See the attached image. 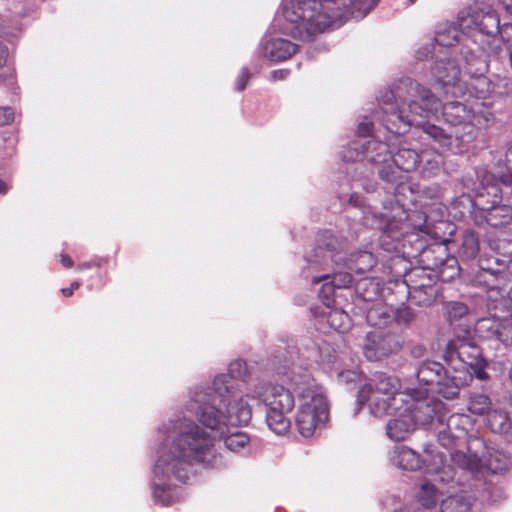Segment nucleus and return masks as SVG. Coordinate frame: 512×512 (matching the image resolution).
I'll list each match as a JSON object with an SVG mask.
<instances>
[{
	"label": "nucleus",
	"mask_w": 512,
	"mask_h": 512,
	"mask_svg": "<svg viewBox=\"0 0 512 512\" xmlns=\"http://www.w3.org/2000/svg\"><path fill=\"white\" fill-rule=\"evenodd\" d=\"M162 439L154 465V498L162 505L177 501L175 482L189 479L193 462L208 464L213 456V439L208 432L186 417L171 420L159 429Z\"/></svg>",
	"instance_id": "obj_2"
},
{
	"label": "nucleus",
	"mask_w": 512,
	"mask_h": 512,
	"mask_svg": "<svg viewBox=\"0 0 512 512\" xmlns=\"http://www.w3.org/2000/svg\"><path fill=\"white\" fill-rule=\"evenodd\" d=\"M505 11L512 16V0H499Z\"/></svg>",
	"instance_id": "obj_49"
},
{
	"label": "nucleus",
	"mask_w": 512,
	"mask_h": 512,
	"mask_svg": "<svg viewBox=\"0 0 512 512\" xmlns=\"http://www.w3.org/2000/svg\"><path fill=\"white\" fill-rule=\"evenodd\" d=\"M91 267V262H85L78 266V270L88 269Z\"/></svg>",
	"instance_id": "obj_54"
},
{
	"label": "nucleus",
	"mask_w": 512,
	"mask_h": 512,
	"mask_svg": "<svg viewBox=\"0 0 512 512\" xmlns=\"http://www.w3.org/2000/svg\"><path fill=\"white\" fill-rule=\"evenodd\" d=\"M390 316L386 313V309L383 306H373L368 309L366 314V320L371 326L381 327L386 325Z\"/></svg>",
	"instance_id": "obj_37"
},
{
	"label": "nucleus",
	"mask_w": 512,
	"mask_h": 512,
	"mask_svg": "<svg viewBox=\"0 0 512 512\" xmlns=\"http://www.w3.org/2000/svg\"><path fill=\"white\" fill-rule=\"evenodd\" d=\"M343 248L344 242L326 231L318 238L313 255H310L307 261L322 265H328L329 262L339 265L343 262L344 266L356 274H363L376 264V259L370 251H357L344 258Z\"/></svg>",
	"instance_id": "obj_10"
},
{
	"label": "nucleus",
	"mask_w": 512,
	"mask_h": 512,
	"mask_svg": "<svg viewBox=\"0 0 512 512\" xmlns=\"http://www.w3.org/2000/svg\"><path fill=\"white\" fill-rule=\"evenodd\" d=\"M363 349L368 360L377 361L397 352L400 343L395 335L374 331L367 334Z\"/></svg>",
	"instance_id": "obj_16"
},
{
	"label": "nucleus",
	"mask_w": 512,
	"mask_h": 512,
	"mask_svg": "<svg viewBox=\"0 0 512 512\" xmlns=\"http://www.w3.org/2000/svg\"><path fill=\"white\" fill-rule=\"evenodd\" d=\"M3 114V119H0V125H5L13 121V112L11 108L0 109V115Z\"/></svg>",
	"instance_id": "obj_43"
},
{
	"label": "nucleus",
	"mask_w": 512,
	"mask_h": 512,
	"mask_svg": "<svg viewBox=\"0 0 512 512\" xmlns=\"http://www.w3.org/2000/svg\"><path fill=\"white\" fill-rule=\"evenodd\" d=\"M320 282H323V284L319 291V297L326 308H330L331 304L334 302L336 287L329 280H321Z\"/></svg>",
	"instance_id": "obj_40"
},
{
	"label": "nucleus",
	"mask_w": 512,
	"mask_h": 512,
	"mask_svg": "<svg viewBox=\"0 0 512 512\" xmlns=\"http://www.w3.org/2000/svg\"><path fill=\"white\" fill-rule=\"evenodd\" d=\"M451 461L462 469L476 471L480 467V460L474 455H467L461 451H454L450 454Z\"/></svg>",
	"instance_id": "obj_35"
},
{
	"label": "nucleus",
	"mask_w": 512,
	"mask_h": 512,
	"mask_svg": "<svg viewBox=\"0 0 512 512\" xmlns=\"http://www.w3.org/2000/svg\"><path fill=\"white\" fill-rule=\"evenodd\" d=\"M340 358V354L328 342L324 341L319 345L317 362L331 371H334L340 382H355L359 377L358 371L355 369H343L339 364Z\"/></svg>",
	"instance_id": "obj_19"
},
{
	"label": "nucleus",
	"mask_w": 512,
	"mask_h": 512,
	"mask_svg": "<svg viewBox=\"0 0 512 512\" xmlns=\"http://www.w3.org/2000/svg\"><path fill=\"white\" fill-rule=\"evenodd\" d=\"M480 13L479 11L465 12L462 11L458 15L459 29L466 34L478 31Z\"/></svg>",
	"instance_id": "obj_34"
},
{
	"label": "nucleus",
	"mask_w": 512,
	"mask_h": 512,
	"mask_svg": "<svg viewBox=\"0 0 512 512\" xmlns=\"http://www.w3.org/2000/svg\"><path fill=\"white\" fill-rule=\"evenodd\" d=\"M350 204L357 206V207H363V198L357 194H352L349 199Z\"/></svg>",
	"instance_id": "obj_46"
},
{
	"label": "nucleus",
	"mask_w": 512,
	"mask_h": 512,
	"mask_svg": "<svg viewBox=\"0 0 512 512\" xmlns=\"http://www.w3.org/2000/svg\"><path fill=\"white\" fill-rule=\"evenodd\" d=\"M391 463L402 470H423L426 474L441 473L442 481L453 480L454 472L451 466L445 464L444 455L436 450L433 445H426L423 455L405 445L394 447L390 452Z\"/></svg>",
	"instance_id": "obj_12"
},
{
	"label": "nucleus",
	"mask_w": 512,
	"mask_h": 512,
	"mask_svg": "<svg viewBox=\"0 0 512 512\" xmlns=\"http://www.w3.org/2000/svg\"><path fill=\"white\" fill-rule=\"evenodd\" d=\"M432 74L437 82L446 90V93H449V90L452 89V94H455V90L458 89L457 83L460 77V68L454 60L436 61L432 68Z\"/></svg>",
	"instance_id": "obj_22"
},
{
	"label": "nucleus",
	"mask_w": 512,
	"mask_h": 512,
	"mask_svg": "<svg viewBox=\"0 0 512 512\" xmlns=\"http://www.w3.org/2000/svg\"><path fill=\"white\" fill-rule=\"evenodd\" d=\"M444 426L450 431L451 438L446 441V433H438V441L446 449L452 450L464 444L468 431L472 428V420L466 414H452L450 415Z\"/></svg>",
	"instance_id": "obj_17"
},
{
	"label": "nucleus",
	"mask_w": 512,
	"mask_h": 512,
	"mask_svg": "<svg viewBox=\"0 0 512 512\" xmlns=\"http://www.w3.org/2000/svg\"><path fill=\"white\" fill-rule=\"evenodd\" d=\"M79 286H80V283L78 281H74L71 283V286L69 288L61 289V292L65 297H70V296H72L74 290L78 289Z\"/></svg>",
	"instance_id": "obj_45"
},
{
	"label": "nucleus",
	"mask_w": 512,
	"mask_h": 512,
	"mask_svg": "<svg viewBox=\"0 0 512 512\" xmlns=\"http://www.w3.org/2000/svg\"><path fill=\"white\" fill-rule=\"evenodd\" d=\"M371 130V123L359 124L358 133L361 138L353 141L344 149L342 153L344 161H367L372 165V173L377 172L382 180L390 183L401 181L402 172L408 173L417 169L420 158L417 151L403 147L391 156L388 143L375 138L365 139Z\"/></svg>",
	"instance_id": "obj_4"
},
{
	"label": "nucleus",
	"mask_w": 512,
	"mask_h": 512,
	"mask_svg": "<svg viewBox=\"0 0 512 512\" xmlns=\"http://www.w3.org/2000/svg\"><path fill=\"white\" fill-rule=\"evenodd\" d=\"M307 373L296 377L294 374L290 379V387L278 384L258 385L252 398L262 401L266 407V422L268 427L276 434H283L290 428L291 422L288 415L295 407V384L293 380L302 382Z\"/></svg>",
	"instance_id": "obj_7"
},
{
	"label": "nucleus",
	"mask_w": 512,
	"mask_h": 512,
	"mask_svg": "<svg viewBox=\"0 0 512 512\" xmlns=\"http://www.w3.org/2000/svg\"><path fill=\"white\" fill-rule=\"evenodd\" d=\"M380 0H285L281 30L295 39L310 41L329 28L339 27L349 17L363 19Z\"/></svg>",
	"instance_id": "obj_3"
},
{
	"label": "nucleus",
	"mask_w": 512,
	"mask_h": 512,
	"mask_svg": "<svg viewBox=\"0 0 512 512\" xmlns=\"http://www.w3.org/2000/svg\"><path fill=\"white\" fill-rule=\"evenodd\" d=\"M380 121L391 135L388 140L398 139L412 126L421 128L423 132L439 144L441 148L449 149L452 138H462L457 131L446 132L443 128L425 121L436 115L442 106L444 120L452 126L463 125L472 133L474 127L480 124L477 111L459 101L446 102L436 98L430 90L423 88L410 78L399 81L393 89L385 91L379 97Z\"/></svg>",
	"instance_id": "obj_1"
},
{
	"label": "nucleus",
	"mask_w": 512,
	"mask_h": 512,
	"mask_svg": "<svg viewBox=\"0 0 512 512\" xmlns=\"http://www.w3.org/2000/svg\"><path fill=\"white\" fill-rule=\"evenodd\" d=\"M439 424H440V428L438 430V433L439 432H445L446 433V441L448 442L450 440V438H451V433H450V431H448L446 426H444V421L439 422Z\"/></svg>",
	"instance_id": "obj_51"
},
{
	"label": "nucleus",
	"mask_w": 512,
	"mask_h": 512,
	"mask_svg": "<svg viewBox=\"0 0 512 512\" xmlns=\"http://www.w3.org/2000/svg\"><path fill=\"white\" fill-rule=\"evenodd\" d=\"M298 46L282 38L271 39L264 45V54L271 61H285L297 52Z\"/></svg>",
	"instance_id": "obj_24"
},
{
	"label": "nucleus",
	"mask_w": 512,
	"mask_h": 512,
	"mask_svg": "<svg viewBox=\"0 0 512 512\" xmlns=\"http://www.w3.org/2000/svg\"><path fill=\"white\" fill-rule=\"evenodd\" d=\"M247 375V365L242 360H235L230 363L227 374H220L214 378L213 390L224 401L226 394L233 399L242 398L238 393V380H244Z\"/></svg>",
	"instance_id": "obj_14"
},
{
	"label": "nucleus",
	"mask_w": 512,
	"mask_h": 512,
	"mask_svg": "<svg viewBox=\"0 0 512 512\" xmlns=\"http://www.w3.org/2000/svg\"><path fill=\"white\" fill-rule=\"evenodd\" d=\"M500 180L505 185H512V171H510L508 174L502 175Z\"/></svg>",
	"instance_id": "obj_50"
},
{
	"label": "nucleus",
	"mask_w": 512,
	"mask_h": 512,
	"mask_svg": "<svg viewBox=\"0 0 512 512\" xmlns=\"http://www.w3.org/2000/svg\"><path fill=\"white\" fill-rule=\"evenodd\" d=\"M224 439L225 446L232 452H238L249 443V437L243 432H229V427L223 435H219Z\"/></svg>",
	"instance_id": "obj_32"
},
{
	"label": "nucleus",
	"mask_w": 512,
	"mask_h": 512,
	"mask_svg": "<svg viewBox=\"0 0 512 512\" xmlns=\"http://www.w3.org/2000/svg\"><path fill=\"white\" fill-rule=\"evenodd\" d=\"M395 317L398 323L409 324L414 319V313L410 308L404 307L398 309Z\"/></svg>",
	"instance_id": "obj_41"
},
{
	"label": "nucleus",
	"mask_w": 512,
	"mask_h": 512,
	"mask_svg": "<svg viewBox=\"0 0 512 512\" xmlns=\"http://www.w3.org/2000/svg\"><path fill=\"white\" fill-rule=\"evenodd\" d=\"M409 299L411 302L428 306L432 304L436 296V289L432 279L424 269H414L407 276Z\"/></svg>",
	"instance_id": "obj_15"
},
{
	"label": "nucleus",
	"mask_w": 512,
	"mask_h": 512,
	"mask_svg": "<svg viewBox=\"0 0 512 512\" xmlns=\"http://www.w3.org/2000/svg\"><path fill=\"white\" fill-rule=\"evenodd\" d=\"M398 414L399 417L390 420L386 425L387 436L396 442L408 439L416 426L413 416L408 411H405V406H402Z\"/></svg>",
	"instance_id": "obj_23"
},
{
	"label": "nucleus",
	"mask_w": 512,
	"mask_h": 512,
	"mask_svg": "<svg viewBox=\"0 0 512 512\" xmlns=\"http://www.w3.org/2000/svg\"><path fill=\"white\" fill-rule=\"evenodd\" d=\"M478 325L480 328L491 330L492 334L504 345L512 344V319H504L502 321L482 319Z\"/></svg>",
	"instance_id": "obj_25"
},
{
	"label": "nucleus",
	"mask_w": 512,
	"mask_h": 512,
	"mask_svg": "<svg viewBox=\"0 0 512 512\" xmlns=\"http://www.w3.org/2000/svg\"><path fill=\"white\" fill-rule=\"evenodd\" d=\"M61 263L66 268H71L73 266V260L67 254H61Z\"/></svg>",
	"instance_id": "obj_48"
},
{
	"label": "nucleus",
	"mask_w": 512,
	"mask_h": 512,
	"mask_svg": "<svg viewBox=\"0 0 512 512\" xmlns=\"http://www.w3.org/2000/svg\"><path fill=\"white\" fill-rule=\"evenodd\" d=\"M403 406H405V411H408L413 416L415 424L428 425L434 424L435 421H444L443 415L440 414V410L443 407L442 402L428 399L413 400L408 396Z\"/></svg>",
	"instance_id": "obj_18"
},
{
	"label": "nucleus",
	"mask_w": 512,
	"mask_h": 512,
	"mask_svg": "<svg viewBox=\"0 0 512 512\" xmlns=\"http://www.w3.org/2000/svg\"><path fill=\"white\" fill-rule=\"evenodd\" d=\"M479 13L478 31L485 35H497L500 31V19L496 11L488 8L486 11H479Z\"/></svg>",
	"instance_id": "obj_27"
},
{
	"label": "nucleus",
	"mask_w": 512,
	"mask_h": 512,
	"mask_svg": "<svg viewBox=\"0 0 512 512\" xmlns=\"http://www.w3.org/2000/svg\"><path fill=\"white\" fill-rule=\"evenodd\" d=\"M250 77H251L250 71L247 68H242L237 79H236V90H238V91L244 90Z\"/></svg>",
	"instance_id": "obj_42"
},
{
	"label": "nucleus",
	"mask_w": 512,
	"mask_h": 512,
	"mask_svg": "<svg viewBox=\"0 0 512 512\" xmlns=\"http://www.w3.org/2000/svg\"><path fill=\"white\" fill-rule=\"evenodd\" d=\"M399 390L398 378L377 373L359 390L358 400L360 403H368L370 412L374 416L382 417L402 409L408 395Z\"/></svg>",
	"instance_id": "obj_9"
},
{
	"label": "nucleus",
	"mask_w": 512,
	"mask_h": 512,
	"mask_svg": "<svg viewBox=\"0 0 512 512\" xmlns=\"http://www.w3.org/2000/svg\"><path fill=\"white\" fill-rule=\"evenodd\" d=\"M424 348L422 346H417L412 349V354L414 357H420L423 355Z\"/></svg>",
	"instance_id": "obj_52"
},
{
	"label": "nucleus",
	"mask_w": 512,
	"mask_h": 512,
	"mask_svg": "<svg viewBox=\"0 0 512 512\" xmlns=\"http://www.w3.org/2000/svg\"><path fill=\"white\" fill-rule=\"evenodd\" d=\"M419 162L417 169L423 177H431L435 175L441 168L443 163L442 155L435 149L424 150L419 154Z\"/></svg>",
	"instance_id": "obj_26"
},
{
	"label": "nucleus",
	"mask_w": 512,
	"mask_h": 512,
	"mask_svg": "<svg viewBox=\"0 0 512 512\" xmlns=\"http://www.w3.org/2000/svg\"><path fill=\"white\" fill-rule=\"evenodd\" d=\"M185 409L195 415L203 426L219 435H223L229 426L247 425L252 416L251 408L243 398L233 399L226 394L224 401L213 388H195Z\"/></svg>",
	"instance_id": "obj_5"
},
{
	"label": "nucleus",
	"mask_w": 512,
	"mask_h": 512,
	"mask_svg": "<svg viewBox=\"0 0 512 512\" xmlns=\"http://www.w3.org/2000/svg\"><path fill=\"white\" fill-rule=\"evenodd\" d=\"M491 399L483 393L471 394L468 402V410L476 415H484L491 410Z\"/></svg>",
	"instance_id": "obj_31"
},
{
	"label": "nucleus",
	"mask_w": 512,
	"mask_h": 512,
	"mask_svg": "<svg viewBox=\"0 0 512 512\" xmlns=\"http://www.w3.org/2000/svg\"><path fill=\"white\" fill-rule=\"evenodd\" d=\"M7 57L8 50L2 43H0V67L6 63Z\"/></svg>",
	"instance_id": "obj_47"
},
{
	"label": "nucleus",
	"mask_w": 512,
	"mask_h": 512,
	"mask_svg": "<svg viewBox=\"0 0 512 512\" xmlns=\"http://www.w3.org/2000/svg\"><path fill=\"white\" fill-rule=\"evenodd\" d=\"M8 190L7 185L4 181L0 180V193H6Z\"/></svg>",
	"instance_id": "obj_53"
},
{
	"label": "nucleus",
	"mask_w": 512,
	"mask_h": 512,
	"mask_svg": "<svg viewBox=\"0 0 512 512\" xmlns=\"http://www.w3.org/2000/svg\"><path fill=\"white\" fill-rule=\"evenodd\" d=\"M456 305H457V307L459 309V313L460 314L465 312L466 308L463 305H461V304H456Z\"/></svg>",
	"instance_id": "obj_55"
},
{
	"label": "nucleus",
	"mask_w": 512,
	"mask_h": 512,
	"mask_svg": "<svg viewBox=\"0 0 512 512\" xmlns=\"http://www.w3.org/2000/svg\"><path fill=\"white\" fill-rule=\"evenodd\" d=\"M411 2H412V3H414V2H415V0H411Z\"/></svg>",
	"instance_id": "obj_56"
},
{
	"label": "nucleus",
	"mask_w": 512,
	"mask_h": 512,
	"mask_svg": "<svg viewBox=\"0 0 512 512\" xmlns=\"http://www.w3.org/2000/svg\"><path fill=\"white\" fill-rule=\"evenodd\" d=\"M435 42L439 46L449 47L458 42L457 32L454 28L445 31H438L435 35Z\"/></svg>",
	"instance_id": "obj_39"
},
{
	"label": "nucleus",
	"mask_w": 512,
	"mask_h": 512,
	"mask_svg": "<svg viewBox=\"0 0 512 512\" xmlns=\"http://www.w3.org/2000/svg\"><path fill=\"white\" fill-rule=\"evenodd\" d=\"M288 74L289 70L286 69L274 70L271 72V78L273 80H284L287 78Z\"/></svg>",
	"instance_id": "obj_44"
},
{
	"label": "nucleus",
	"mask_w": 512,
	"mask_h": 512,
	"mask_svg": "<svg viewBox=\"0 0 512 512\" xmlns=\"http://www.w3.org/2000/svg\"><path fill=\"white\" fill-rule=\"evenodd\" d=\"M512 91V83L506 78H498L494 83L485 76H477L469 83V93L478 99H486L491 94L504 95Z\"/></svg>",
	"instance_id": "obj_20"
},
{
	"label": "nucleus",
	"mask_w": 512,
	"mask_h": 512,
	"mask_svg": "<svg viewBox=\"0 0 512 512\" xmlns=\"http://www.w3.org/2000/svg\"><path fill=\"white\" fill-rule=\"evenodd\" d=\"M356 291L365 301H372L381 292L380 283L372 278H363L355 283Z\"/></svg>",
	"instance_id": "obj_30"
},
{
	"label": "nucleus",
	"mask_w": 512,
	"mask_h": 512,
	"mask_svg": "<svg viewBox=\"0 0 512 512\" xmlns=\"http://www.w3.org/2000/svg\"><path fill=\"white\" fill-rule=\"evenodd\" d=\"M391 215L378 213L371 207L363 210L366 226L381 231L379 245L387 252L405 253V239L419 236V233L431 235L432 230L423 212L408 213L401 206H393Z\"/></svg>",
	"instance_id": "obj_6"
},
{
	"label": "nucleus",
	"mask_w": 512,
	"mask_h": 512,
	"mask_svg": "<svg viewBox=\"0 0 512 512\" xmlns=\"http://www.w3.org/2000/svg\"><path fill=\"white\" fill-rule=\"evenodd\" d=\"M321 280H329L336 288H348L351 284H353L354 279L350 272H337L331 275H322L319 277L313 278V283H320Z\"/></svg>",
	"instance_id": "obj_36"
},
{
	"label": "nucleus",
	"mask_w": 512,
	"mask_h": 512,
	"mask_svg": "<svg viewBox=\"0 0 512 512\" xmlns=\"http://www.w3.org/2000/svg\"><path fill=\"white\" fill-rule=\"evenodd\" d=\"M487 466L493 473H502L509 469L510 459L504 453L495 452L490 455Z\"/></svg>",
	"instance_id": "obj_38"
},
{
	"label": "nucleus",
	"mask_w": 512,
	"mask_h": 512,
	"mask_svg": "<svg viewBox=\"0 0 512 512\" xmlns=\"http://www.w3.org/2000/svg\"><path fill=\"white\" fill-rule=\"evenodd\" d=\"M417 379L426 390L436 393L445 399L458 397L461 388L471 382V375L464 369L452 370L445 368L436 361H424L418 367Z\"/></svg>",
	"instance_id": "obj_11"
},
{
	"label": "nucleus",
	"mask_w": 512,
	"mask_h": 512,
	"mask_svg": "<svg viewBox=\"0 0 512 512\" xmlns=\"http://www.w3.org/2000/svg\"><path fill=\"white\" fill-rule=\"evenodd\" d=\"M445 255L446 248L439 244L425 247L420 253L421 262L426 269L442 272L443 267L448 265L453 270L450 278H454L458 275L457 260L455 258L446 259Z\"/></svg>",
	"instance_id": "obj_21"
},
{
	"label": "nucleus",
	"mask_w": 512,
	"mask_h": 512,
	"mask_svg": "<svg viewBox=\"0 0 512 512\" xmlns=\"http://www.w3.org/2000/svg\"><path fill=\"white\" fill-rule=\"evenodd\" d=\"M459 252L467 259L476 257L479 252V241L476 233L473 231H466L463 234Z\"/></svg>",
	"instance_id": "obj_33"
},
{
	"label": "nucleus",
	"mask_w": 512,
	"mask_h": 512,
	"mask_svg": "<svg viewBox=\"0 0 512 512\" xmlns=\"http://www.w3.org/2000/svg\"><path fill=\"white\" fill-rule=\"evenodd\" d=\"M299 398L295 424L303 437H311L328 419V402L323 389L306 375L302 382L293 380Z\"/></svg>",
	"instance_id": "obj_8"
},
{
	"label": "nucleus",
	"mask_w": 512,
	"mask_h": 512,
	"mask_svg": "<svg viewBox=\"0 0 512 512\" xmlns=\"http://www.w3.org/2000/svg\"><path fill=\"white\" fill-rule=\"evenodd\" d=\"M489 428L495 433H508L512 423L509 415L502 410H490L487 417Z\"/></svg>",
	"instance_id": "obj_29"
},
{
	"label": "nucleus",
	"mask_w": 512,
	"mask_h": 512,
	"mask_svg": "<svg viewBox=\"0 0 512 512\" xmlns=\"http://www.w3.org/2000/svg\"><path fill=\"white\" fill-rule=\"evenodd\" d=\"M446 359L452 370L464 369L471 375L478 379L484 380L487 378L485 367L487 363L481 355L480 348L467 342L464 339H452L448 342L446 348Z\"/></svg>",
	"instance_id": "obj_13"
},
{
	"label": "nucleus",
	"mask_w": 512,
	"mask_h": 512,
	"mask_svg": "<svg viewBox=\"0 0 512 512\" xmlns=\"http://www.w3.org/2000/svg\"><path fill=\"white\" fill-rule=\"evenodd\" d=\"M327 309L328 311L324 312L323 316L326 318L329 327L339 333L348 331L351 325L349 315L340 309H331V307Z\"/></svg>",
	"instance_id": "obj_28"
}]
</instances>
